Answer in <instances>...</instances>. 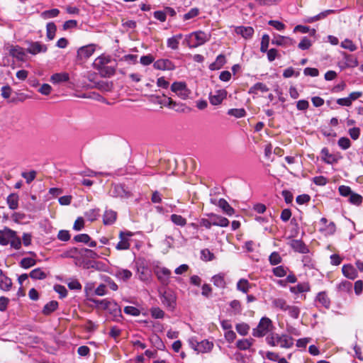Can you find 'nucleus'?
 Returning a JSON list of instances; mask_svg holds the SVG:
<instances>
[{
	"mask_svg": "<svg viewBox=\"0 0 363 363\" xmlns=\"http://www.w3.org/2000/svg\"><path fill=\"white\" fill-rule=\"evenodd\" d=\"M210 38V34L199 30L187 35L184 39V43H186L190 48H197L208 41Z\"/></svg>",
	"mask_w": 363,
	"mask_h": 363,
	"instance_id": "1",
	"label": "nucleus"
},
{
	"mask_svg": "<svg viewBox=\"0 0 363 363\" xmlns=\"http://www.w3.org/2000/svg\"><path fill=\"white\" fill-rule=\"evenodd\" d=\"M266 340L267 343L273 347L279 346L284 348H289L294 344L293 339L286 335L272 334L268 336Z\"/></svg>",
	"mask_w": 363,
	"mask_h": 363,
	"instance_id": "2",
	"label": "nucleus"
},
{
	"mask_svg": "<svg viewBox=\"0 0 363 363\" xmlns=\"http://www.w3.org/2000/svg\"><path fill=\"white\" fill-rule=\"evenodd\" d=\"M109 62V58L106 57H99L96 59L94 65L99 71L100 74L104 77H110L115 74V69L111 66H107Z\"/></svg>",
	"mask_w": 363,
	"mask_h": 363,
	"instance_id": "3",
	"label": "nucleus"
},
{
	"mask_svg": "<svg viewBox=\"0 0 363 363\" xmlns=\"http://www.w3.org/2000/svg\"><path fill=\"white\" fill-rule=\"evenodd\" d=\"M273 328L272 320L267 317L262 318L256 328L253 329L252 335L257 337H261L267 335Z\"/></svg>",
	"mask_w": 363,
	"mask_h": 363,
	"instance_id": "4",
	"label": "nucleus"
},
{
	"mask_svg": "<svg viewBox=\"0 0 363 363\" xmlns=\"http://www.w3.org/2000/svg\"><path fill=\"white\" fill-rule=\"evenodd\" d=\"M159 293L163 305L170 310H173L176 306L177 296L175 293L171 289L160 291Z\"/></svg>",
	"mask_w": 363,
	"mask_h": 363,
	"instance_id": "5",
	"label": "nucleus"
},
{
	"mask_svg": "<svg viewBox=\"0 0 363 363\" xmlns=\"http://www.w3.org/2000/svg\"><path fill=\"white\" fill-rule=\"evenodd\" d=\"M171 90L182 99H186L191 91L184 82H175L171 86Z\"/></svg>",
	"mask_w": 363,
	"mask_h": 363,
	"instance_id": "6",
	"label": "nucleus"
},
{
	"mask_svg": "<svg viewBox=\"0 0 363 363\" xmlns=\"http://www.w3.org/2000/svg\"><path fill=\"white\" fill-rule=\"evenodd\" d=\"M154 272L162 284H169L171 276V271L169 269L157 266L155 268Z\"/></svg>",
	"mask_w": 363,
	"mask_h": 363,
	"instance_id": "7",
	"label": "nucleus"
},
{
	"mask_svg": "<svg viewBox=\"0 0 363 363\" xmlns=\"http://www.w3.org/2000/svg\"><path fill=\"white\" fill-rule=\"evenodd\" d=\"M101 303V309L108 311V313L113 316L116 317L121 313L120 306L116 302L108 301L107 299H104Z\"/></svg>",
	"mask_w": 363,
	"mask_h": 363,
	"instance_id": "8",
	"label": "nucleus"
},
{
	"mask_svg": "<svg viewBox=\"0 0 363 363\" xmlns=\"http://www.w3.org/2000/svg\"><path fill=\"white\" fill-rule=\"evenodd\" d=\"M320 225L319 231L325 236L333 235L336 230L335 223L333 222L328 223L325 218H322L320 220Z\"/></svg>",
	"mask_w": 363,
	"mask_h": 363,
	"instance_id": "9",
	"label": "nucleus"
},
{
	"mask_svg": "<svg viewBox=\"0 0 363 363\" xmlns=\"http://www.w3.org/2000/svg\"><path fill=\"white\" fill-rule=\"evenodd\" d=\"M227 96V91L225 89L216 90L211 92L209 96V101L212 105L216 106L222 103Z\"/></svg>",
	"mask_w": 363,
	"mask_h": 363,
	"instance_id": "10",
	"label": "nucleus"
},
{
	"mask_svg": "<svg viewBox=\"0 0 363 363\" xmlns=\"http://www.w3.org/2000/svg\"><path fill=\"white\" fill-rule=\"evenodd\" d=\"M14 230L6 227L3 230H0V245L5 246L9 244L14 235Z\"/></svg>",
	"mask_w": 363,
	"mask_h": 363,
	"instance_id": "11",
	"label": "nucleus"
},
{
	"mask_svg": "<svg viewBox=\"0 0 363 363\" xmlns=\"http://www.w3.org/2000/svg\"><path fill=\"white\" fill-rule=\"evenodd\" d=\"M95 48L93 45H88L80 48L77 50V56L80 60L89 58L94 52Z\"/></svg>",
	"mask_w": 363,
	"mask_h": 363,
	"instance_id": "12",
	"label": "nucleus"
},
{
	"mask_svg": "<svg viewBox=\"0 0 363 363\" xmlns=\"http://www.w3.org/2000/svg\"><path fill=\"white\" fill-rule=\"evenodd\" d=\"M294 40L286 36L277 35L272 40L273 45L278 46L288 47L294 44Z\"/></svg>",
	"mask_w": 363,
	"mask_h": 363,
	"instance_id": "13",
	"label": "nucleus"
},
{
	"mask_svg": "<svg viewBox=\"0 0 363 363\" xmlns=\"http://www.w3.org/2000/svg\"><path fill=\"white\" fill-rule=\"evenodd\" d=\"M47 49L48 48L45 45H43L39 42H35L29 45L27 51L32 55H37L40 52H45Z\"/></svg>",
	"mask_w": 363,
	"mask_h": 363,
	"instance_id": "14",
	"label": "nucleus"
},
{
	"mask_svg": "<svg viewBox=\"0 0 363 363\" xmlns=\"http://www.w3.org/2000/svg\"><path fill=\"white\" fill-rule=\"evenodd\" d=\"M153 67L160 70H171L174 69V65L171 61L166 59H160L154 62Z\"/></svg>",
	"mask_w": 363,
	"mask_h": 363,
	"instance_id": "15",
	"label": "nucleus"
},
{
	"mask_svg": "<svg viewBox=\"0 0 363 363\" xmlns=\"http://www.w3.org/2000/svg\"><path fill=\"white\" fill-rule=\"evenodd\" d=\"M12 286V281L0 269V289L8 291Z\"/></svg>",
	"mask_w": 363,
	"mask_h": 363,
	"instance_id": "16",
	"label": "nucleus"
},
{
	"mask_svg": "<svg viewBox=\"0 0 363 363\" xmlns=\"http://www.w3.org/2000/svg\"><path fill=\"white\" fill-rule=\"evenodd\" d=\"M9 53L20 60H23L26 56L24 50L19 46H9L8 48Z\"/></svg>",
	"mask_w": 363,
	"mask_h": 363,
	"instance_id": "17",
	"label": "nucleus"
},
{
	"mask_svg": "<svg viewBox=\"0 0 363 363\" xmlns=\"http://www.w3.org/2000/svg\"><path fill=\"white\" fill-rule=\"evenodd\" d=\"M213 347V344L207 340H202L199 343H196V352L198 353H206L211 351Z\"/></svg>",
	"mask_w": 363,
	"mask_h": 363,
	"instance_id": "18",
	"label": "nucleus"
},
{
	"mask_svg": "<svg viewBox=\"0 0 363 363\" xmlns=\"http://www.w3.org/2000/svg\"><path fill=\"white\" fill-rule=\"evenodd\" d=\"M321 157L322 160L328 163V164H333L338 161V157L333 154L329 152V150L327 148H323L321 150Z\"/></svg>",
	"mask_w": 363,
	"mask_h": 363,
	"instance_id": "19",
	"label": "nucleus"
},
{
	"mask_svg": "<svg viewBox=\"0 0 363 363\" xmlns=\"http://www.w3.org/2000/svg\"><path fill=\"white\" fill-rule=\"evenodd\" d=\"M237 34L241 35L245 38H250L254 33V29L250 26H238L235 30Z\"/></svg>",
	"mask_w": 363,
	"mask_h": 363,
	"instance_id": "20",
	"label": "nucleus"
},
{
	"mask_svg": "<svg viewBox=\"0 0 363 363\" xmlns=\"http://www.w3.org/2000/svg\"><path fill=\"white\" fill-rule=\"evenodd\" d=\"M290 246L296 252L301 253H307L308 250L306 245L300 240H293L290 242Z\"/></svg>",
	"mask_w": 363,
	"mask_h": 363,
	"instance_id": "21",
	"label": "nucleus"
},
{
	"mask_svg": "<svg viewBox=\"0 0 363 363\" xmlns=\"http://www.w3.org/2000/svg\"><path fill=\"white\" fill-rule=\"evenodd\" d=\"M211 220L213 221V225L220 226V227H227L229 225V220L223 216H218L216 214L210 215Z\"/></svg>",
	"mask_w": 363,
	"mask_h": 363,
	"instance_id": "22",
	"label": "nucleus"
},
{
	"mask_svg": "<svg viewBox=\"0 0 363 363\" xmlns=\"http://www.w3.org/2000/svg\"><path fill=\"white\" fill-rule=\"evenodd\" d=\"M345 277L350 279H354L357 277V272L354 267L350 264L344 265L342 268Z\"/></svg>",
	"mask_w": 363,
	"mask_h": 363,
	"instance_id": "23",
	"label": "nucleus"
},
{
	"mask_svg": "<svg viewBox=\"0 0 363 363\" xmlns=\"http://www.w3.org/2000/svg\"><path fill=\"white\" fill-rule=\"evenodd\" d=\"M334 12H335L334 10H330V9L326 10V11H324L320 13L319 14H318V15H316L315 16L306 18L304 20V22L308 23H313L315 21L323 19L326 16H328L329 14L333 13Z\"/></svg>",
	"mask_w": 363,
	"mask_h": 363,
	"instance_id": "24",
	"label": "nucleus"
},
{
	"mask_svg": "<svg viewBox=\"0 0 363 363\" xmlns=\"http://www.w3.org/2000/svg\"><path fill=\"white\" fill-rule=\"evenodd\" d=\"M116 212L112 210H106L104 214L103 221L104 225H111L116 220Z\"/></svg>",
	"mask_w": 363,
	"mask_h": 363,
	"instance_id": "25",
	"label": "nucleus"
},
{
	"mask_svg": "<svg viewBox=\"0 0 363 363\" xmlns=\"http://www.w3.org/2000/svg\"><path fill=\"white\" fill-rule=\"evenodd\" d=\"M115 277L121 280L126 281L129 280L133 274L132 272L126 269H118L114 274Z\"/></svg>",
	"mask_w": 363,
	"mask_h": 363,
	"instance_id": "26",
	"label": "nucleus"
},
{
	"mask_svg": "<svg viewBox=\"0 0 363 363\" xmlns=\"http://www.w3.org/2000/svg\"><path fill=\"white\" fill-rule=\"evenodd\" d=\"M272 305L274 308L286 312L290 305H289L284 298H278L272 301Z\"/></svg>",
	"mask_w": 363,
	"mask_h": 363,
	"instance_id": "27",
	"label": "nucleus"
},
{
	"mask_svg": "<svg viewBox=\"0 0 363 363\" xmlns=\"http://www.w3.org/2000/svg\"><path fill=\"white\" fill-rule=\"evenodd\" d=\"M69 80V74L66 72L55 73L50 77V82L53 84H58Z\"/></svg>",
	"mask_w": 363,
	"mask_h": 363,
	"instance_id": "28",
	"label": "nucleus"
},
{
	"mask_svg": "<svg viewBox=\"0 0 363 363\" xmlns=\"http://www.w3.org/2000/svg\"><path fill=\"white\" fill-rule=\"evenodd\" d=\"M225 63V57L223 55H219L215 62L209 65V69L211 70L220 69Z\"/></svg>",
	"mask_w": 363,
	"mask_h": 363,
	"instance_id": "29",
	"label": "nucleus"
},
{
	"mask_svg": "<svg viewBox=\"0 0 363 363\" xmlns=\"http://www.w3.org/2000/svg\"><path fill=\"white\" fill-rule=\"evenodd\" d=\"M182 34L174 35L167 39V46L172 50H177L179 48V40L182 38Z\"/></svg>",
	"mask_w": 363,
	"mask_h": 363,
	"instance_id": "30",
	"label": "nucleus"
},
{
	"mask_svg": "<svg viewBox=\"0 0 363 363\" xmlns=\"http://www.w3.org/2000/svg\"><path fill=\"white\" fill-rule=\"evenodd\" d=\"M218 206L221 208L223 212L228 216H232L235 212L234 209L223 199H220L218 201Z\"/></svg>",
	"mask_w": 363,
	"mask_h": 363,
	"instance_id": "31",
	"label": "nucleus"
},
{
	"mask_svg": "<svg viewBox=\"0 0 363 363\" xmlns=\"http://www.w3.org/2000/svg\"><path fill=\"white\" fill-rule=\"evenodd\" d=\"M212 281L213 284L218 288H225L226 283L225 281V274H218L212 277Z\"/></svg>",
	"mask_w": 363,
	"mask_h": 363,
	"instance_id": "32",
	"label": "nucleus"
},
{
	"mask_svg": "<svg viewBox=\"0 0 363 363\" xmlns=\"http://www.w3.org/2000/svg\"><path fill=\"white\" fill-rule=\"evenodd\" d=\"M253 342L254 340L252 338L242 339L237 342L236 346L240 350H247L252 345Z\"/></svg>",
	"mask_w": 363,
	"mask_h": 363,
	"instance_id": "33",
	"label": "nucleus"
},
{
	"mask_svg": "<svg viewBox=\"0 0 363 363\" xmlns=\"http://www.w3.org/2000/svg\"><path fill=\"white\" fill-rule=\"evenodd\" d=\"M6 201L10 209L15 210L18 206V196L16 194H11L7 197Z\"/></svg>",
	"mask_w": 363,
	"mask_h": 363,
	"instance_id": "34",
	"label": "nucleus"
},
{
	"mask_svg": "<svg viewBox=\"0 0 363 363\" xmlns=\"http://www.w3.org/2000/svg\"><path fill=\"white\" fill-rule=\"evenodd\" d=\"M30 277L33 279H44L47 277V274L40 268H36L32 270L29 274Z\"/></svg>",
	"mask_w": 363,
	"mask_h": 363,
	"instance_id": "35",
	"label": "nucleus"
},
{
	"mask_svg": "<svg viewBox=\"0 0 363 363\" xmlns=\"http://www.w3.org/2000/svg\"><path fill=\"white\" fill-rule=\"evenodd\" d=\"M267 91L268 88L265 84L262 83H257L250 89L249 93L257 94L259 91L264 93L267 92Z\"/></svg>",
	"mask_w": 363,
	"mask_h": 363,
	"instance_id": "36",
	"label": "nucleus"
},
{
	"mask_svg": "<svg viewBox=\"0 0 363 363\" xmlns=\"http://www.w3.org/2000/svg\"><path fill=\"white\" fill-rule=\"evenodd\" d=\"M58 306V303L56 301H51L48 303L43 308V313L45 315H49L55 311Z\"/></svg>",
	"mask_w": 363,
	"mask_h": 363,
	"instance_id": "37",
	"label": "nucleus"
},
{
	"mask_svg": "<svg viewBox=\"0 0 363 363\" xmlns=\"http://www.w3.org/2000/svg\"><path fill=\"white\" fill-rule=\"evenodd\" d=\"M57 27L52 22L48 23L46 26L47 38L48 40H52L54 39Z\"/></svg>",
	"mask_w": 363,
	"mask_h": 363,
	"instance_id": "38",
	"label": "nucleus"
},
{
	"mask_svg": "<svg viewBox=\"0 0 363 363\" xmlns=\"http://www.w3.org/2000/svg\"><path fill=\"white\" fill-rule=\"evenodd\" d=\"M291 292L294 294L303 293L309 291V286L307 284H298L296 286L290 288Z\"/></svg>",
	"mask_w": 363,
	"mask_h": 363,
	"instance_id": "39",
	"label": "nucleus"
},
{
	"mask_svg": "<svg viewBox=\"0 0 363 363\" xmlns=\"http://www.w3.org/2000/svg\"><path fill=\"white\" fill-rule=\"evenodd\" d=\"M344 58L347 67H356L357 66H358V60L355 57L351 55L345 54Z\"/></svg>",
	"mask_w": 363,
	"mask_h": 363,
	"instance_id": "40",
	"label": "nucleus"
},
{
	"mask_svg": "<svg viewBox=\"0 0 363 363\" xmlns=\"http://www.w3.org/2000/svg\"><path fill=\"white\" fill-rule=\"evenodd\" d=\"M228 114L229 116L240 118L244 117L246 115V111L244 108H231L228 111Z\"/></svg>",
	"mask_w": 363,
	"mask_h": 363,
	"instance_id": "41",
	"label": "nucleus"
},
{
	"mask_svg": "<svg viewBox=\"0 0 363 363\" xmlns=\"http://www.w3.org/2000/svg\"><path fill=\"white\" fill-rule=\"evenodd\" d=\"M60 11L57 9L47 10L41 13L40 16L44 19L54 18L58 16Z\"/></svg>",
	"mask_w": 363,
	"mask_h": 363,
	"instance_id": "42",
	"label": "nucleus"
},
{
	"mask_svg": "<svg viewBox=\"0 0 363 363\" xmlns=\"http://www.w3.org/2000/svg\"><path fill=\"white\" fill-rule=\"evenodd\" d=\"M235 329L240 335L245 336L249 333L250 326L247 323H242L237 324Z\"/></svg>",
	"mask_w": 363,
	"mask_h": 363,
	"instance_id": "43",
	"label": "nucleus"
},
{
	"mask_svg": "<svg viewBox=\"0 0 363 363\" xmlns=\"http://www.w3.org/2000/svg\"><path fill=\"white\" fill-rule=\"evenodd\" d=\"M238 290L247 293L250 289V284L247 279H242L237 284Z\"/></svg>",
	"mask_w": 363,
	"mask_h": 363,
	"instance_id": "44",
	"label": "nucleus"
},
{
	"mask_svg": "<svg viewBox=\"0 0 363 363\" xmlns=\"http://www.w3.org/2000/svg\"><path fill=\"white\" fill-rule=\"evenodd\" d=\"M36 264L35 259L31 257H25L21 259L20 262V265L21 267L28 269L33 266H34Z\"/></svg>",
	"mask_w": 363,
	"mask_h": 363,
	"instance_id": "45",
	"label": "nucleus"
},
{
	"mask_svg": "<svg viewBox=\"0 0 363 363\" xmlns=\"http://www.w3.org/2000/svg\"><path fill=\"white\" fill-rule=\"evenodd\" d=\"M171 220L177 225L184 226L186 223V220L180 215L172 214L171 216Z\"/></svg>",
	"mask_w": 363,
	"mask_h": 363,
	"instance_id": "46",
	"label": "nucleus"
},
{
	"mask_svg": "<svg viewBox=\"0 0 363 363\" xmlns=\"http://www.w3.org/2000/svg\"><path fill=\"white\" fill-rule=\"evenodd\" d=\"M269 36L267 34H264L262 37L260 51L262 52H266L267 51L269 44Z\"/></svg>",
	"mask_w": 363,
	"mask_h": 363,
	"instance_id": "47",
	"label": "nucleus"
},
{
	"mask_svg": "<svg viewBox=\"0 0 363 363\" xmlns=\"http://www.w3.org/2000/svg\"><path fill=\"white\" fill-rule=\"evenodd\" d=\"M341 47L344 49L349 50L351 52L357 50V46L349 39H345L341 43Z\"/></svg>",
	"mask_w": 363,
	"mask_h": 363,
	"instance_id": "48",
	"label": "nucleus"
},
{
	"mask_svg": "<svg viewBox=\"0 0 363 363\" xmlns=\"http://www.w3.org/2000/svg\"><path fill=\"white\" fill-rule=\"evenodd\" d=\"M9 244L11 245V247L16 250H19L21 247V240L20 238L17 236L16 231Z\"/></svg>",
	"mask_w": 363,
	"mask_h": 363,
	"instance_id": "49",
	"label": "nucleus"
},
{
	"mask_svg": "<svg viewBox=\"0 0 363 363\" xmlns=\"http://www.w3.org/2000/svg\"><path fill=\"white\" fill-rule=\"evenodd\" d=\"M286 312L291 318L296 319L299 316L300 309L298 306H290Z\"/></svg>",
	"mask_w": 363,
	"mask_h": 363,
	"instance_id": "50",
	"label": "nucleus"
},
{
	"mask_svg": "<svg viewBox=\"0 0 363 363\" xmlns=\"http://www.w3.org/2000/svg\"><path fill=\"white\" fill-rule=\"evenodd\" d=\"M317 300L325 307H328L330 305V300L325 293H319L317 296Z\"/></svg>",
	"mask_w": 363,
	"mask_h": 363,
	"instance_id": "51",
	"label": "nucleus"
},
{
	"mask_svg": "<svg viewBox=\"0 0 363 363\" xmlns=\"http://www.w3.org/2000/svg\"><path fill=\"white\" fill-rule=\"evenodd\" d=\"M273 273L276 277H283L286 275L287 269L283 266H279L274 268Z\"/></svg>",
	"mask_w": 363,
	"mask_h": 363,
	"instance_id": "52",
	"label": "nucleus"
},
{
	"mask_svg": "<svg viewBox=\"0 0 363 363\" xmlns=\"http://www.w3.org/2000/svg\"><path fill=\"white\" fill-rule=\"evenodd\" d=\"M124 313L133 316H138L140 314V310L134 306H125Z\"/></svg>",
	"mask_w": 363,
	"mask_h": 363,
	"instance_id": "53",
	"label": "nucleus"
},
{
	"mask_svg": "<svg viewBox=\"0 0 363 363\" xmlns=\"http://www.w3.org/2000/svg\"><path fill=\"white\" fill-rule=\"evenodd\" d=\"M99 216V211L96 209H90L85 213V216L90 221L96 220Z\"/></svg>",
	"mask_w": 363,
	"mask_h": 363,
	"instance_id": "54",
	"label": "nucleus"
},
{
	"mask_svg": "<svg viewBox=\"0 0 363 363\" xmlns=\"http://www.w3.org/2000/svg\"><path fill=\"white\" fill-rule=\"evenodd\" d=\"M312 45L311 41L306 37L302 38L298 47L301 50H308Z\"/></svg>",
	"mask_w": 363,
	"mask_h": 363,
	"instance_id": "55",
	"label": "nucleus"
},
{
	"mask_svg": "<svg viewBox=\"0 0 363 363\" xmlns=\"http://www.w3.org/2000/svg\"><path fill=\"white\" fill-rule=\"evenodd\" d=\"M269 262L272 265H276L281 262V257L278 252H274L269 256Z\"/></svg>",
	"mask_w": 363,
	"mask_h": 363,
	"instance_id": "56",
	"label": "nucleus"
},
{
	"mask_svg": "<svg viewBox=\"0 0 363 363\" xmlns=\"http://www.w3.org/2000/svg\"><path fill=\"white\" fill-rule=\"evenodd\" d=\"M352 286V284L351 282L348 281H344L338 284L337 289L341 291H350Z\"/></svg>",
	"mask_w": 363,
	"mask_h": 363,
	"instance_id": "57",
	"label": "nucleus"
},
{
	"mask_svg": "<svg viewBox=\"0 0 363 363\" xmlns=\"http://www.w3.org/2000/svg\"><path fill=\"white\" fill-rule=\"evenodd\" d=\"M350 201L354 205H359L362 202V197L359 194L352 192L350 195Z\"/></svg>",
	"mask_w": 363,
	"mask_h": 363,
	"instance_id": "58",
	"label": "nucleus"
},
{
	"mask_svg": "<svg viewBox=\"0 0 363 363\" xmlns=\"http://www.w3.org/2000/svg\"><path fill=\"white\" fill-rule=\"evenodd\" d=\"M91 238L87 234H79L74 237V240L78 242L88 243Z\"/></svg>",
	"mask_w": 363,
	"mask_h": 363,
	"instance_id": "59",
	"label": "nucleus"
},
{
	"mask_svg": "<svg viewBox=\"0 0 363 363\" xmlns=\"http://www.w3.org/2000/svg\"><path fill=\"white\" fill-rule=\"evenodd\" d=\"M151 315L155 318H162L164 313L160 308H153L150 311Z\"/></svg>",
	"mask_w": 363,
	"mask_h": 363,
	"instance_id": "60",
	"label": "nucleus"
},
{
	"mask_svg": "<svg viewBox=\"0 0 363 363\" xmlns=\"http://www.w3.org/2000/svg\"><path fill=\"white\" fill-rule=\"evenodd\" d=\"M154 60H155V58L151 55L142 56L140 60V63L145 66L150 65L151 63H152L154 62Z\"/></svg>",
	"mask_w": 363,
	"mask_h": 363,
	"instance_id": "61",
	"label": "nucleus"
},
{
	"mask_svg": "<svg viewBox=\"0 0 363 363\" xmlns=\"http://www.w3.org/2000/svg\"><path fill=\"white\" fill-rule=\"evenodd\" d=\"M201 258L205 261H211L214 258L213 253L208 249H204L201 251Z\"/></svg>",
	"mask_w": 363,
	"mask_h": 363,
	"instance_id": "62",
	"label": "nucleus"
},
{
	"mask_svg": "<svg viewBox=\"0 0 363 363\" xmlns=\"http://www.w3.org/2000/svg\"><path fill=\"white\" fill-rule=\"evenodd\" d=\"M199 11L196 8L191 9L189 12L184 15V20H189L199 15Z\"/></svg>",
	"mask_w": 363,
	"mask_h": 363,
	"instance_id": "63",
	"label": "nucleus"
},
{
	"mask_svg": "<svg viewBox=\"0 0 363 363\" xmlns=\"http://www.w3.org/2000/svg\"><path fill=\"white\" fill-rule=\"evenodd\" d=\"M54 289H55V291L57 294H59V295L61 298L65 297L67 294V290L66 289V288L64 286L55 285Z\"/></svg>",
	"mask_w": 363,
	"mask_h": 363,
	"instance_id": "64",
	"label": "nucleus"
}]
</instances>
